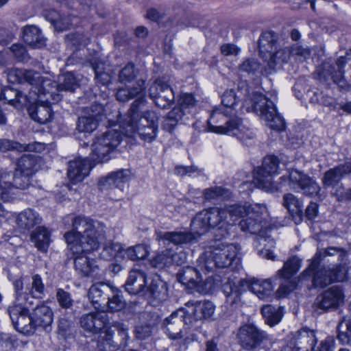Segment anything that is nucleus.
I'll list each match as a JSON object with an SVG mask.
<instances>
[{"instance_id":"obj_1","label":"nucleus","mask_w":351,"mask_h":351,"mask_svg":"<svg viewBox=\"0 0 351 351\" xmlns=\"http://www.w3.org/2000/svg\"><path fill=\"white\" fill-rule=\"evenodd\" d=\"M145 83L144 80L139 79L132 86L119 88L116 98L121 102L136 98L128 112L126 132L137 133L142 140L152 142L157 135L158 118L153 111H142L147 104Z\"/></svg>"},{"instance_id":"obj_2","label":"nucleus","mask_w":351,"mask_h":351,"mask_svg":"<svg viewBox=\"0 0 351 351\" xmlns=\"http://www.w3.org/2000/svg\"><path fill=\"white\" fill-rule=\"evenodd\" d=\"M9 80L19 84H38L40 99L42 101L58 102L62 98V92H74L79 87L78 81L73 72H66L58 77V82L40 76V73L23 69H14L8 73Z\"/></svg>"},{"instance_id":"obj_3","label":"nucleus","mask_w":351,"mask_h":351,"mask_svg":"<svg viewBox=\"0 0 351 351\" xmlns=\"http://www.w3.org/2000/svg\"><path fill=\"white\" fill-rule=\"evenodd\" d=\"M223 292L226 296V307L233 311L241 306V295L249 289L261 300L271 295L273 285L270 279H241L237 282L228 279L222 285Z\"/></svg>"},{"instance_id":"obj_4","label":"nucleus","mask_w":351,"mask_h":351,"mask_svg":"<svg viewBox=\"0 0 351 351\" xmlns=\"http://www.w3.org/2000/svg\"><path fill=\"white\" fill-rule=\"evenodd\" d=\"M239 96L237 95L233 89L226 90L221 96L222 108H216L213 110L210 118H227L224 125H213L208 121V128L210 132L219 134L238 135L244 127L240 118L234 116L235 106L239 101Z\"/></svg>"},{"instance_id":"obj_5","label":"nucleus","mask_w":351,"mask_h":351,"mask_svg":"<svg viewBox=\"0 0 351 351\" xmlns=\"http://www.w3.org/2000/svg\"><path fill=\"white\" fill-rule=\"evenodd\" d=\"M240 248L233 243H224L220 239L212 241L198 259L201 269L214 271L216 268H226L238 261Z\"/></svg>"},{"instance_id":"obj_6","label":"nucleus","mask_w":351,"mask_h":351,"mask_svg":"<svg viewBox=\"0 0 351 351\" xmlns=\"http://www.w3.org/2000/svg\"><path fill=\"white\" fill-rule=\"evenodd\" d=\"M200 325L195 324L191 313L184 308H180L166 317L162 324L165 334L171 339H180L191 330H197Z\"/></svg>"},{"instance_id":"obj_7","label":"nucleus","mask_w":351,"mask_h":351,"mask_svg":"<svg viewBox=\"0 0 351 351\" xmlns=\"http://www.w3.org/2000/svg\"><path fill=\"white\" fill-rule=\"evenodd\" d=\"M122 138V133L114 128L108 129L101 135L95 137L92 144L91 159L97 163L108 161Z\"/></svg>"},{"instance_id":"obj_8","label":"nucleus","mask_w":351,"mask_h":351,"mask_svg":"<svg viewBox=\"0 0 351 351\" xmlns=\"http://www.w3.org/2000/svg\"><path fill=\"white\" fill-rule=\"evenodd\" d=\"M250 102L251 107L247 110H252L266 121L267 125L272 130L282 131L285 129V123L282 117L277 112L274 102L267 99L264 95L255 92L252 94Z\"/></svg>"},{"instance_id":"obj_9","label":"nucleus","mask_w":351,"mask_h":351,"mask_svg":"<svg viewBox=\"0 0 351 351\" xmlns=\"http://www.w3.org/2000/svg\"><path fill=\"white\" fill-rule=\"evenodd\" d=\"M16 302L14 304L25 301V305L33 306L34 300H42L45 295V287L42 278L38 274L32 277V281L27 278H18L13 282Z\"/></svg>"},{"instance_id":"obj_10","label":"nucleus","mask_w":351,"mask_h":351,"mask_svg":"<svg viewBox=\"0 0 351 351\" xmlns=\"http://www.w3.org/2000/svg\"><path fill=\"white\" fill-rule=\"evenodd\" d=\"M340 56L335 62V65L324 62L317 68L316 75L320 82L330 86L331 83L337 84L341 90H348L349 84L344 77V66L348 62L347 56Z\"/></svg>"},{"instance_id":"obj_11","label":"nucleus","mask_w":351,"mask_h":351,"mask_svg":"<svg viewBox=\"0 0 351 351\" xmlns=\"http://www.w3.org/2000/svg\"><path fill=\"white\" fill-rule=\"evenodd\" d=\"M319 263L313 260L309 267L300 274V278L312 277V285L314 288H324L335 281H341L343 278L342 267L340 265L330 268H319Z\"/></svg>"},{"instance_id":"obj_12","label":"nucleus","mask_w":351,"mask_h":351,"mask_svg":"<svg viewBox=\"0 0 351 351\" xmlns=\"http://www.w3.org/2000/svg\"><path fill=\"white\" fill-rule=\"evenodd\" d=\"M279 162L278 158L273 155L264 158L262 165L254 174L253 182L257 188L271 193L278 190L272 180L273 176L278 173Z\"/></svg>"},{"instance_id":"obj_13","label":"nucleus","mask_w":351,"mask_h":351,"mask_svg":"<svg viewBox=\"0 0 351 351\" xmlns=\"http://www.w3.org/2000/svg\"><path fill=\"white\" fill-rule=\"evenodd\" d=\"M176 276L178 282L201 294H207L214 289L213 280L208 278L202 280L199 271L193 267H182L179 269Z\"/></svg>"},{"instance_id":"obj_14","label":"nucleus","mask_w":351,"mask_h":351,"mask_svg":"<svg viewBox=\"0 0 351 351\" xmlns=\"http://www.w3.org/2000/svg\"><path fill=\"white\" fill-rule=\"evenodd\" d=\"M239 344L245 350L255 351L267 340V333L254 324H245L238 329Z\"/></svg>"},{"instance_id":"obj_15","label":"nucleus","mask_w":351,"mask_h":351,"mask_svg":"<svg viewBox=\"0 0 351 351\" xmlns=\"http://www.w3.org/2000/svg\"><path fill=\"white\" fill-rule=\"evenodd\" d=\"M288 185L292 190L308 197H321V186L315 179L298 170H291L288 176Z\"/></svg>"},{"instance_id":"obj_16","label":"nucleus","mask_w":351,"mask_h":351,"mask_svg":"<svg viewBox=\"0 0 351 351\" xmlns=\"http://www.w3.org/2000/svg\"><path fill=\"white\" fill-rule=\"evenodd\" d=\"M316 342L314 330L302 328L287 337L280 351H314Z\"/></svg>"},{"instance_id":"obj_17","label":"nucleus","mask_w":351,"mask_h":351,"mask_svg":"<svg viewBox=\"0 0 351 351\" xmlns=\"http://www.w3.org/2000/svg\"><path fill=\"white\" fill-rule=\"evenodd\" d=\"M171 80L167 77L157 78L149 88V96L156 106L162 109L171 106L175 99L174 93L171 87Z\"/></svg>"},{"instance_id":"obj_18","label":"nucleus","mask_w":351,"mask_h":351,"mask_svg":"<svg viewBox=\"0 0 351 351\" xmlns=\"http://www.w3.org/2000/svg\"><path fill=\"white\" fill-rule=\"evenodd\" d=\"M29 305L22 303L14 304L8 308V312L14 328L25 335H33L35 332L32 322V313L29 312Z\"/></svg>"},{"instance_id":"obj_19","label":"nucleus","mask_w":351,"mask_h":351,"mask_svg":"<svg viewBox=\"0 0 351 351\" xmlns=\"http://www.w3.org/2000/svg\"><path fill=\"white\" fill-rule=\"evenodd\" d=\"M28 84L31 86L28 93H23L12 87H5L1 90L3 104H8L16 108H20L23 106L27 105L28 103H32L36 99H40V94L38 84Z\"/></svg>"},{"instance_id":"obj_20","label":"nucleus","mask_w":351,"mask_h":351,"mask_svg":"<svg viewBox=\"0 0 351 351\" xmlns=\"http://www.w3.org/2000/svg\"><path fill=\"white\" fill-rule=\"evenodd\" d=\"M250 208V215L241 220L239 226L242 231L255 234L260 233L267 226V207L263 204H255Z\"/></svg>"},{"instance_id":"obj_21","label":"nucleus","mask_w":351,"mask_h":351,"mask_svg":"<svg viewBox=\"0 0 351 351\" xmlns=\"http://www.w3.org/2000/svg\"><path fill=\"white\" fill-rule=\"evenodd\" d=\"M79 323L85 335L90 336L102 334V330L108 324V318L104 312H91L83 314Z\"/></svg>"},{"instance_id":"obj_22","label":"nucleus","mask_w":351,"mask_h":351,"mask_svg":"<svg viewBox=\"0 0 351 351\" xmlns=\"http://www.w3.org/2000/svg\"><path fill=\"white\" fill-rule=\"evenodd\" d=\"M343 302V293L338 287H332L317 296L314 307L323 312L337 308Z\"/></svg>"},{"instance_id":"obj_23","label":"nucleus","mask_w":351,"mask_h":351,"mask_svg":"<svg viewBox=\"0 0 351 351\" xmlns=\"http://www.w3.org/2000/svg\"><path fill=\"white\" fill-rule=\"evenodd\" d=\"M204 211L208 218L210 228H217L221 231L222 238L228 237L229 230L232 226V221L227 218V212L224 210L223 208L214 207Z\"/></svg>"},{"instance_id":"obj_24","label":"nucleus","mask_w":351,"mask_h":351,"mask_svg":"<svg viewBox=\"0 0 351 351\" xmlns=\"http://www.w3.org/2000/svg\"><path fill=\"white\" fill-rule=\"evenodd\" d=\"M53 321V312L52 309L44 302L37 304L32 312V322L34 330L42 329L47 332L51 330Z\"/></svg>"},{"instance_id":"obj_25","label":"nucleus","mask_w":351,"mask_h":351,"mask_svg":"<svg viewBox=\"0 0 351 351\" xmlns=\"http://www.w3.org/2000/svg\"><path fill=\"white\" fill-rule=\"evenodd\" d=\"M113 293V287L99 282L90 286L88 291V297L95 308L103 311L106 308V301Z\"/></svg>"},{"instance_id":"obj_26","label":"nucleus","mask_w":351,"mask_h":351,"mask_svg":"<svg viewBox=\"0 0 351 351\" xmlns=\"http://www.w3.org/2000/svg\"><path fill=\"white\" fill-rule=\"evenodd\" d=\"M73 263L75 271L82 277L96 278L101 275L97 261L87 256L79 254L75 257Z\"/></svg>"},{"instance_id":"obj_27","label":"nucleus","mask_w":351,"mask_h":351,"mask_svg":"<svg viewBox=\"0 0 351 351\" xmlns=\"http://www.w3.org/2000/svg\"><path fill=\"white\" fill-rule=\"evenodd\" d=\"M128 180L129 171L126 169H121L101 178L98 182V188L101 191L112 189H119L122 191Z\"/></svg>"},{"instance_id":"obj_28","label":"nucleus","mask_w":351,"mask_h":351,"mask_svg":"<svg viewBox=\"0 0 351 351\" xmlns=\"http://www.w3.org/2000/svg\"><path fill=\"white\" fill-rule=\"evenodd\" d=\"M158 317L149 313H144L140 317L139 323L135 326L134 335L136 339L144 340L151 337L156 330Z\"/></svg>"},{"instance_id":"obj_29","label":"nucleus","mask_w":351,"mask_h":351,"mask_svg":"<svg viewBox=\"0 0 351 351\" xmlns=\"http://www.w3.org/2000/svg\"><path fill=\"white\" fill-rule=\"evenodd\" d=\"M55 102L42 101L40 99H36L35 101L32 102L28 108V112L34 121L40 124H45L49 122L53 116L51 112L50 104Z\"/></svg>"},{"instance_id":"obj_30","label":"nucleus","mask_w":351,"mask_h":351,"mask_svg":"<svg viewBox=\"0 0 351 351\" xmlns=\"http://www.w3.org/2000/svg\"><path fill=\"white\" fill-rule=\"evenodd\" d=\"M93 166L86 158H77L69 162L68 178L73 182H79L86 177Z\"/></svg>"},{"instance_id":"obj_31","label":"nucleus","mask_w":351,"mask_h":351,"mask_svg":"<svg viewBox=\"0 0 351 351\" xmlns=\"http://www.w3.org/2000/svg\"><path fill=\"white\" fill-rule=\"evenodd\" d=\"M72 226L73 230H75L80 234L94 232L99 235H103L105 233V226L104 223L81 215L73 218Z\"/></svg>"},{"instance_id":"obj_32","label":"nucleus","mask_w":351,"mask_h":351,"mask_svg":"<svg viewBox=\"0 0 351 351\" xmlns=\"http://www.w3.org/2000/svg\"><path fill=\"white\" fill-rule=\"evenodd\" d=\"M45 19L50 21L57 31H64L69 27L77 26L79 23L78 16L74 12L66 16L60 15L56 10L48 11L45 14Z\"/></svg>"},{"instance_id":"obj_33","label":"nucleus","mask_w":351,"mask_h":351,"mask_svg":"<svg viewBox=\"0 0 351 351\" xmlns=\"http://www.w3.org/2000/svg\"><path fill=\"white\" fill-rule=\"evenodd\" d=\"M146 285V273L142 269L134 268L130 271L124 287L130 294L137 295L144 291Z\"/></svg>"},{"instance_id":"obj_34","label":"nucleus","mask_w":351,"mask_h":351,"mask_svg":"<svg viewBox=\"0 0 351 351\" xmlns=\"http://www.w3.org/2000/svg\"><path fill=\"white\" fill-rule=\"evenodd\" d=\"M157 239L162 241L164 245L172 243L173 245H182L193 242L195 239L192 232L185 231H172L160 232Z\"/></svg>"},{"instance_id":"obj_35","label":"nucleus","mask_w":351,"mask_h":351,"mask_svg":"<svg viewBox=\"0 0 351 351\" xmlns=\"http://www.w3.org/2000/svg\"><path fill=\"white\" fill-rule=\"evenodd\" d=\"M186 304L188 306L191 305L193 307L189 313H191L193 319H195L196 325H199L202 319L210 317L215 312V306L209 300L197 301L196 302L189 301Z\"/></svg>"},{"instance_id":"obj_36","label":"nucleus","mask_w":351,"mask_h":351,"mask_svg":"<svg viewBox=\"0 0 351 351\" xmlns=\"http://www.w3.org/2000/svg\"><path fill=\"white\" fill-rule=\"evenodd\" d=\"M42 218L40 215L31 208H27L19 213L16 217L17 227L22 230H30L40 224Z\"/></svg>"},{"instance_id":"obj_37","label":"nucleus","mask_w":351,"mask_h":351,"mask_svg":"<svg viewBox=\"0 0 351 351\" xmlns=\"http://www.w3.org/2000/svg\"><path fill=\"white\" fill-rule=\"evenodd\" d=\"M349 167L339 165L326 171L322 178V183L324 188L328 189L341 183L342 179L349 174Z\"/></svg>"},{"instance_id":"obj_38","label":"nucleus","mask_w":351,"mask_h":351,"mask_svg":"<svg viewBox=\"0 0 351 351\" xmlns=\"http://www.w3.org/2000/svg\"><path fill=\"white\" fill-rule=\"evenodd\" d=\"M23 39L24 42L33 48L40 49L45 46L46 39L41 30L36 25H27L23 28Z\"/></svg>"},{"instance_id":"obj_39","label":"nucleus","mask_w":351,"mask_h":351,"mask_svg":"<svg viewBox=\"0 0 351 351\" xmlns=\"http://www.w3.org/2000/svg\"><path fill=\"white\" fill-rule=\"evenodd\" d=\"M281 44L278 35L272 31L263 32L258 40V48L260 54L271 53L276 50Z\"/></svg>"},{"instance_id":"obj_40","label":"nucleus","mask_w":351,"mask_h":351,"mask_svg":"<svg viewBox=\"0 0 351 351\" xmlns=\"http://www.w3.org/2000/svg\"><path fill=\"white\" fill-rule=\"evenodd\" d=\"M147 294L156 303L162 302L169 297L168 286L159 278H154L147 287Z\"/></svg>"},{"instance_id":"obj_41","label":"nucleus","mask_w":351,"mask_h":351,"mask_svg":"<svg viewBox=\"0 0 351 351\" xmlns=\"http://www.w3.org/2000/svg\"><path fill=\"white\" fill-rule=\"evenodd\" d=\"M30 240L39 251L46 252L51 241V233L47 228L38 226L31 233Z\"/></svg>"},{"instance_id":"obj_42","label":"nucleus","mask_w":351,"mask_h":351,"mask_svg":"<svg viewBox=\"0 0 351 351\" xmlns=\"http://www.w3.org/2000/svg\"><path fill=\"white\" fill-rule=\"evenodd\" d=\"M270 58L267 62L269 73L274 71L276 66H280L282 64L287 63L291 57V52L289 47H279L269 54Z\"/></svg>"},{"instance_id":"obj_43","label":"nucleus","mask_w":351,"mask_h":351,"mask_svg":"<svg viewBox=\"0 0 351 351\" xmlns=\"http://www.w3.org/2000/svg\"><path fill=\"white\" fill-rule=\"evenodd\" d=\"M103 235H99L94 232H90L86 234H82L78 243V249L77 253H80L81 251L83 253H90L96 250L99 247L101 240L104 237Z\"/></svg>"},{"instance_id":"obj_44","label":"nucleus","mask_w":351,"mask_h":351,"mask_svg":"<svg viewBox=\"0 0 351 351\" xmlns=\"http://www.w3.org/2000/svg\"><path fill=\"white\" fill-rule=\"evenodd\" d=\"M253 204L245 203L244 204H232L226 206L223 209L227 212L226 217L232 221V225L239 218H244L250 215L251 207Z\"/></svg>"},{"instance_id":"obj_45","label":"nucleus","mask_w":351,"mask_h":351,"mask_svg":"<svg viewBox=\"0 0 351 351\" xmlns=\"http://www.w3.org/2000/svg\"><path fill=\"white\" fill-rule=\"evenodd\" d=\"M90 41V38L80 32H72L65 36V43L67 48L73 51H80L85 47Z\"/></svg>"},{"instance_id":"obj_46","label":"nucleus","mask_w":351,"mask_h":351,"mask_svg":"<svg viewBox=\"0 0 351 351\" xmlns=\"http://www.w3.org/2000/svg\"><path fill=\"white\" fill-rule=\"evenodd\" d=\"M261 313L265 319V323L270 326L278 324L283 316V308L282 306H274L272 305H265L261 308Z\"/></svg>"},{"instance_id":"obj_47","label":"nucleus","mask_w":351,"mask_h":351,"mask_svg":"<svg viewBox=\"0 0 351 351\" xmlns=\"http://www.w3.org/2000/svg\"><path fill=\"white\" fill-rule=\"evenodd\" d=\"M38 157L35 154H23L18 160L16 170L22 173L32 176L36 171L35 167L37 165Z\"/></svg>"},{"instance_id":"obj_48","label":"nucleus","mask_w":351,"mask_h":351,"mask_svg":"<svg viewBox=\"0 0 351 351\" xmlns=\"http://www.w3.org/2000/svg\"><path fill=\"white\" fill-rule=\"evenodd\" d=\"M41 147L42 145L38 143L24 145L8 139H0V152H2L14 149L18 151L38 152Z\"/></svg>"},{"instance_id":"obj_49","label":"nucleus","mask_w":351,"mask_h":351,"mask_svg":"<svg viewBox=\"0 0 351 351\" xmlns=\"http://www.w3.org/2000/svg\"><path fill=\"white\" fill-rule=\"evenodd\" d=\"M184 114L185 111L182 107L176 106L173 108L165 118L162 128L171 133Z\"/></svg>"},{"instance_id":"obj_50","label":"nucleus","mask_w":351,"mask_h":351,"mask_svg":"<svg viewBox=\"0 0 351 351\" xmlns=\"http://www.w3.org/2000/svg\"><path fill=\"white\" fill-rule=\"evenodd\" d=\"M283 206L292 214H295L302 219L303 213L302 202L292 193H287L283 196Z\"/></svg>"},{"instance_id":"obj_51","label":"nucleus","mask_w":351,"mask_h":351,"mask_svg":"<svg viewBox=\"0 0 351 351\" xmlns=\"http://www.w3.org/2000/svg\"><path fill=\"white\" fill-rule=\"evenodd\" d=\"M300 266L301 260L296 256H293L285 263L281 269L278 271L276 276L289 280L298 271Z\"/></svg>"},{"instance_id":"obj_52","label":"nucleus","mask_w":351,"mask_h":351,"mask_svg":"<svg viewBox=\"0 0 351 351\" xmlns=\"http://www.w3.org/2000/svg\"><path fill=\"white\" fill-rule=\"evenodd\" d=\"M191 228L193 235L196 234L199 236L208 232L210 228V226L208 221V218L206 217L204 210L199 212L193 217L191 223Z\"/></svg>"},{"instance_id":"obj_53","label":"nucleus","mask_w":351,"mask_h":351,"mask_svg":"<svg viewBox=\"0 0 351 351\" xmlns=\"http://www.w3.org/2000/svg\"><path fill=\"white\" fill-rule=\"evenodd\" d=\"M97 347L100 351H116L121 346L112 339V333L107 330L100 335L97 341Z\"/></svg>"},{"instance_id":"obj_54","label":"nucleus","mask_w":351,"mask_h":351,"mask_svg":"<svg viewBox=\"0 0 351 351\" xmlns=\"http://www.w3.org/2000/svg\"><path fill=\"white\" fill-rule=\"evenodd\" d=\"M106 303V308H107L110 312H119L124 309L127 305L126 301L123 295L120 294V291L114 287L113 293L110 295Z\"/></svg>"},{"instance_id":"obj_55","label":"nucleus","mask_w":351,"mask_h":351,"mask_svg":"<svg viewBox=\"0 0 351 351\" xmlns=\"http://www.w3.org/2000/svg\"><path fill=\"white\" fill-rule=\"evenodd\" d=\"M337 339L343 344L351 343V319L343 317L337 327Z\"/></svg>"},{"instance_id":"obj_56","label":"nucleus","mask_w":351,"mask_h":351,"mask_svg":"<svg viewBox=\"0 0 351 351\" xmlns=\"http://www.w3.org/2000/svg\"><path fill=\"white\" fill-rule=\"evenodd\" d=\"M89 63L94 71L95 77L97 82L102 85L108 84L110 82V77L104 71V63L97 58L90 60Z\"/></svg>"},{"instance_id":"obj_57","label":"nucleus","mask_w":351,"mask_h":351,"mask_svg":"<svg viewBox=\"0 0 351 351\" xmlns=\"http://www.w3.org/2000/svg\"><path fill=\"white\" fill-rule=\"evenodd\" d=\"M335 255L337 256L338 261L341 262L344 261L345 258L348 255V253L347 251L343 248L330 247L317 252L313 260L318 261V263H319V262L327 256H332Z\"/></svg>"},{"instance_id":"obj_58","label":"nucleus","mask_w":351,"mask_h":351,"mask_svg":"<svg viewBox=\"0 0 351 351\" xmlns=\"http://www.w3.org/2000/svg\"><path fill=\"white\" fill-rule=\"evenodd\" d=\"M11 175L9 173H0V199L8 202L11 199L12 185L10 180Z\"/></svg>"},{"instance_id":"obj_59","label":"nucleus","mask_w":351,"mask_h":351,"mask_svg":"<svg viewBox=\"0 0 351 351\" xmlns=\"http://www.w3.org/2000/svg\"><path fill=\"white\" fill-rule=\"evenodd\" d=\"M137 75L138 71L135 69L134 64L130 62L119 71L118 80L123 84L130 83Z\"/></svg>"},{"instance_id":"obj_60","label":"nucleus","mask_w":351,"mask_h":351,"mask_svg":"<svg viewBox=\"0 0 351 351\" xmlns=\"http://www.w3.org/2000/svg\"><path fill=\"white\" fill-rule=\"evenodd\" d=\"M124 256H126L132 261L145 258L148 255L147 247L145 245L139 244L134 247H130L124 250Z\"/></svg>"},{"instance_id":"obj_61","label":"nucleus","mask_w":351,"mask_h":351,"mask_svg":"<svg viewBox=\"0 0 351 351\" xmlns=\"http://www.w3.org/2000/svg\"><path fill=\"white\" fill-rule=\"evenodd\" d=\"M98 122L96 118L92 117H81L78 119L77 128L82 132H91L97 128Z\"/></svg>"},{"instance_id":"obj_62","label":"nucleus","mask_w":351,"mask_h":351,"mask_svg":"<svg viewBox=\"0 0 351 351\" xmlns=\"http://www.w3.org/2000/svg\"><path fill=\"white\" fill-rule=\"evenodd\" d=\"M152 264L154 267L158 269L169 267L172 265L171 252L165 250L157 254L152 261Z\"/></svg>"},{"instance_id":"obj_63","label":"nucleus","mask_w":351,"mask_h":351,"mask_svg":"<svg viewBox=\"0 0 351 351\" xmlns=\"http://www.w3.org/2000/svg\"><path fill=\"white\" fill-rule=\"evenodd\" d=\"M204 197L207 201L218 199L228 195V191L222 186H213L204 189Z\"/></svg>"},{"instance_id":"obj_64","label":"nucleus","mask_w":351,"mask_h":351,"mask_svg":"<svg viewBox=\"0 0 351 351\" xmlns=\"http://www.w3.org/2000/svg\"><path fill=\"white\" fill-rule=\"evenodd\" d=\"M12 178L13 180V182H11L12 185V189L14 188L25 189L30 184V176L25 173H22L16 169Z\"/></svg>"}]
</instances>
